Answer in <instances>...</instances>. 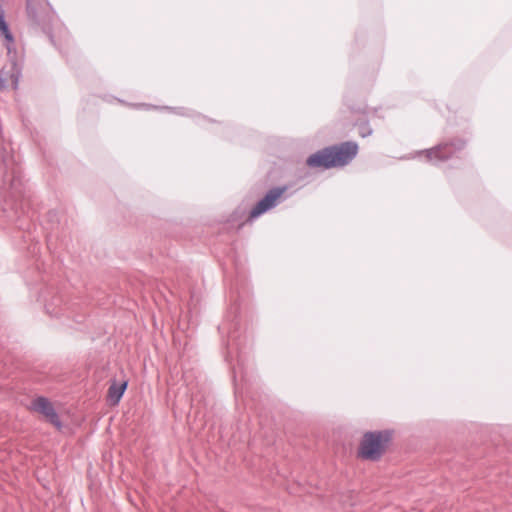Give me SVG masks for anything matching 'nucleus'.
<instances>
[{"label": "nucleus", "mask_w": 512, "mask_h": 512, "mask_svg": "<svg viewBox=\"0 0 512 512\" xmlns=\"http://www.w3.org/2000/svg\"><path fill=\"white\" fill-rule=\"evenodd\" d=\"M286 187H279L274 188L270 190L265 197L260 200L256 206L252 209L250 216L252 218L258 217L259 215L263 214L267 210L273 208L279 199L282 197V195L285 193Z\"/></svg>", "instance_id": "obj_4"}, {"label": "nucleus", "mask_w": 512, "mask_h": 512, "mask_svg": "<svg viewBox=\"0 0 512 512\" xmlns=\"http://www.w3.org/2000/svg\"><path fill=\"white\" fill-rule=\"evenodd\" d=\"M355 143L345 142L338 146L325 148L307 159L309 167L332 168L348 164L357 154Z\"/></svg>", "instance_id": "obj_1"}, {"label": "nucleus", "mask_w": 512, "mask_h": 512, "mask_svg": "<svg viewBox=\"0 0 512 512\" xmlns=\"http://www.w3.org/2000/svg\"><path fill=\"white\" fill-rule=\"evenodd\" d=\"M127 388V381L122 382L121 384H117L116 382H113L109 389L107 394V400L109 403L113 406L117 405L122 398L125 390Z\"/></svg>", "instance_id": "obj_7"}, {"label": "nucleus", "mask_w": 512, "mask_h": 512, "mask_svg": "<svg viewBox=\"0 0 512 512\" xmlns=\"http://www.w3.org/2000/svg\"><path fill=\"white\" fill-rule=\"evenodd\" d=\"M30 410L41 414L47 422L57 429H61L62 424L53 407V404L45 397H37L32 400Z\"/></svg>", "instance_id": "obj_3"}, {"label": "nucleus", "mask_w": 512, "mask_h": 512, "mask_svg": "<svg viewBox=\"0 0 512 512\" xmlns=\"http://www.w3.org/2000/svg\"><path fill=\"white\" fill-rule=\"evenodd\" d=\"M21 76V67L16 63L4 66L0 70V89H17Z\"/></svg>", "instance_id": "obj_6"}, {"label": "nucleus", "mask_w": 512, "mask_h": 512, "mask_svg": "<svg viewBox=\"0 0 512 512\" xmlns=\"http://www.w3.org/2000/svg\"><path fill=\"white\" fill-rule=\"evenodd\" d=\"M390 440L388 432H367L358 448V457L364 460H378L385 452Z\"/></svg>", "instance_id": "obj_2"}, {"label": "nucleus", "mask_w": 512, "mask_h": 512, "mask_svg": "<svg viewBox=\"0 0 512 512\" xmlns=\"http://www.w3.org/2000/svg\"><path fill=\"white\" fill-rule=\"evenodd\" d=\"M286 187H279L274 188L270 190L265 197L260 200L256 206L252 209L250 216L252 218L258 217L259 215L263 214L267 210L273 208L279 199L282 197V195L285 193Z\"/></svg>", "instance_id": "obj_5"}]
</instances>
